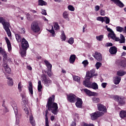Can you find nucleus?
Segmentation results:
<instances>
[{"mask_svg": "<svg viewBox=\"0 0 126 126\" xmlns=\"http://www.w3.org/2000/svg\"><path fill=\"white\" fill-rule=\"evenodd\" d=\"M55 94H53L52 96L49 97L46 104L47 109L45 111V126H50L49 125V118H48L49 111H50L54 115H58L59 106L58 103L55 102Z\"/></svg>", "mask_w": 126, "mask_h": 126, "instance_id": "obj_1", "label": "nucleus"}, {"mask_svg": "<svg viewBox=\"0 0 126 126\" xmlns=\"http://www.w3.org/2000/svg\"><path fill=\"white\" fill-rule=\"evenodd\" d=\"M0 23H1L3 26V29L6 32L8 37H11V32H10V24L8 22H6L5 19L2 17H0Z\"/></svg>", "mask_w": 126, "mask_h": 126, "instance_id": "obj_2", "label": "nucleus"}, {"mask_svg": "<svg viewBox=\"0 0 126 126\" xmlns=\"http://www.w3.org/2000/svg\"><path fill=\"white\" fill-rule=\"evenodd\" d=\"M41 78L42 82L44 86H46V87H49L50 85H52L53 82L52 81V80L47 76V75L43 74L41 76Z\"/></svg>", "mask_w": 126, "mask_h": 126, "instance_id": "obj_3", "label": "nucleus"}, {"mask_svg": "<svg viewBox=\"0 0 126 126\" xmlns=\"http://www.w3.org/2000/svg\"><path fill=\"white\" fill-rule=\"evenodd\" d=\"M83 85L85 86V87H87L88 88H92L94 90L96 89H98V85L96 83H93L91 84V82H90V80H85L83 81Z\"/></svg>", "mask_w": 126, "mask_h": 126, "instance_id": "obj_4", "label": "nucleus"}, {"mask_svg": "<svg viewBox=\"0 0 126 126\" xmlns=\"http://www.w3.org/2000/svg\"><path fill=\"white\" fill-rule=\"evenodd\" d=\"M31 29L32 32L34 33H38L40 31V27L39 23L36 21H33L31 24Z\"/></svg>", "mask_w": 126, "mask_h": 126, "instance_id": "obj_5", "label": "nucleus"}, {"mask_svg": "<svg viewBox=\"0 0 126 126\" xmlns=\"http://www.w3.org/2000/svg\"><path fill=\"white\" fill-rule=\"evenodd\" d=\"M104 114L103 112L100 111H95L94 113L91 114V118L92 121H95L98 118L104 116Z\"/></svg>", "mask_w": 126, "mask_h": 126, "instance_id": "obj_6", "label": "nucleus"}, {"mask_svg": "<svg viewBox=\"0 0 126 126\" xmlns=\"http://www.w3.org/2000/svg\"><path fill=\"white\" fill-rule=\"evenodd\" d=\"M114 99L115 101L118 102V105L119 106H124L126 104V101L124 97H120L119 95H115Z\"/></svg>", "mask_w": 126, "mask_h": 126, "instance_id": "obj_7", "label": "nucleus"}, {"mask_svg": "<svg viewBox=\"0 0 126 126\" xmlns=\"http://www.w3.org/2000/svg\"><path fill=\"white\" fill-rule=\"evenodd\" d=\"M95 73V69H92L90 71V72H87L85 80H90L91 77H94V76H97L98 75L97 74H94Z\"/></svg>", "mask_w": 126, "mask_h": 126, "instance_id": "obj_8", "label": "nucleus"}, {"mask_svg": "<svg viewBox=\"0 0 126 126\" xmlns=\"http://www.w3.org/2000/svg\"><path fill=\"white\" fill-rule=\"evenodd\" d=\"M21 47L22 50H28V48H29V43L24 37H23L22 39Z\"/></svg>", "mask_w": 126, "mask_h": 126, "instance_id": "obj_9", "label": "nucleus"}, {"mask_svg": "<svg viewBox=\"0 0 126 126\" xmlns=\"http://www.w3.org/2000/svg\"><path fill=\"white\" fill-rule=\"evenodd\" d=\"M67 100L70 103H75L76 102V95L72 94H67Z\"/></svg>", "mask_w": 126, "mask_h": 126, "instance_id": "obj_10", "label": "nucleus"}, {"mask_svg": "<svg viewBox=\"0 0 126 126\" xmlns=\"http://www.w3.org/2000/svg\"><path fill=\"white\" fill-rule=\"evenodd\" d=\"M44 63L48 68V71L47 72V74L48 76L51 77L52 76V64L49 63V61L47 60H45Z\"/></svg>", "mask_w": 126, "mask_h": 126, "instance_id": "obj_11", "label": "nucleus"}, {"mask_svg": "<svg viewBox=\"0 0 126 126\" xmlns=\"http://www.w3.org/2000/svg\"><path fill=\"white\" fill-rule=\"evenodd\" d=\"M120 38L121 39H120L119 37H117V36L115 35V37L112 40H114L115 41V42H119L120 44L126 43V39L125 38L124 35L121 34Z\"/></svg>", "mask_w": 126, "mask_h": 126, "instance_id": "obj_12", "label": "nucleus"}, {"mask_svg": "<svg viewBox=\"0 0 126 126\" xmlns=\"http://www.w3.org/2000/svg\"><path fill=\"white\" fill-rule=\"evenodd\" d=\"M97 110L98 112H101L105 114V113H107V108L103 104L98 103L97 105Z\"/></svg>", "mask_w": 126, "mask_h": 126, "instance_id": "obj_13", "label": "nucleus"}, {"mask_svg": "<svg viewBox=\"0 0 126 126\" xmlns=\"http://www.w3.org/2000/svg\"><path fill=\"white\" fill-rule=\"evenodd\" d=\"M110 0L113 2H114V3H115V4L117 5V6H119L120 8H123L125 7V4H124V3H123V2H122L120 0Z\"/></svg>", "mask_w": 126, "mask_h": 126, "instance_id": "obj_14", "label": "nucleus"}, {"mask_svg": "<svg viewBox=\"0 0 126 126\" xmlns=\"http://www.w3.org/2000/svg\"><path fill=\"white\" fill-rule=\"evenodd\" d=\"M27 103V101L25 99L23 100L22 102V104H22L23 109H24L26 114H27V115H28V116L29 115V110L28 109V108L26 107Z\"/></svg>", "mask_w": 126, "mask_h": 126, "instance_id": "obj_15", "label": "nucleus"}, {"mask_svg": "<svg viewBox=\"0 0 126 126\" xmlns=\"http://www.w3.org/2000/svg\"><path fill=\"white\" fill-rule=\"evenodd\" d=\"M76 102L75 103V105L77 108H82V104H83V101H82V99L78 97L76 99Z\"/></svg>", "mask_w": 126, "mask_h": 126, "instance_id": "obj_16", "label": "nucleus"}, {"mask_svg": "<svg viewBox=\"0 0 126 126\" xmlns=\"http://www.w3.org/2000/svg\"><path fill=\"white\" fill-rule=\"evenodd\" d=\"M93 57L95 59V60H97L98 62H102V54L100 53H98V52H95L94 55H93Z\"/></svg>", "mask_w": 126, "mask_h": 126, "instance_id": "obj_17", "label": "nucleus"}, {"mask_svg": "<svg viewBox=\"0 0 126 126\" xmlns=\"http://www.w3.org/2000/svg\"><path fill=\"white\" fill-rule=\"evenodd\" d=\"M3 67L4 68L6 73H7L8 74H10V72H11V69L8 66V65H7L5 61L3 62Z\"/></svg>", "mask_w": 126, "mask_h": 126, "instance_id": "obj_18", "label": "nucleus"}, {"mask_svg": "<svg viewBox=\"0 0 126 126\" xmlns=\"http://www.w3.org/2000/svg\"><path fill=\"white\" fill-rule=\"evenodd\" d=\"M118 52V48L116 46H112L109 49V53L111 55H116Z\"/></svg>", "mask_w": 126, "mask_h": 126, "instance_id": "obj_19", "label": "nucleus"}, {"mask_svg": "<svg viewBox=\"0 0 126 126\" xmlns=\"http://www.w3.org/2000/svg\"><path fill=\"white\" fill-rule=\"evenodd\" d=\"M84 92L88 95V96H95L96 93L92 92L91 91L87 89H83Z\"/></svg>", "mask_w": 126, "mask_h": 126, "instance_id": "obj_20", "label": "nucleus"}, {"mask_svg": "<svg viewBox=\"0 0 126 126\" xmlns=\"http://www.w3.org/2000/svg\"><path fill=\"white\" fill-rule=\"evenodd\" d=\"M122 80V78L119 76H116L114 77V83L115 85H118L121 82V80Z\"/></svg>", "mask_w": 126, "mask_h": 126, "instance_id": "obj_21", "label": "nucleus"}, {"mask_svg": "<svg viewBox=\"0 0 126 126\" xmlns=\"http://www.w3.org/2000/svg\"><path fill=\"white\" fill-rule=\"evenodd\" d=\"M5 40L6 41V43L7 45L8 50L9 52H10V51H11V49H12L11 43H10L9 39H8V38L5 37Z\"/></svg>", "mask_w": 126, "mask_h": 126, "instance_id": "obj_22", "label": "nucleus"}, {"mask_svg": "<svg viewBox=\"0 0 126 126\" xmlns=\"http://www.w3.org/2000/svg\"><path fill=\"white\" fill-rule=\"evenodd\" d=\"M75 60H76V56L73 54L70 56L69 62L70 63H74Z\"/></svg>", "mask_w": 126, "mask_h": 126, "instance_id": "obj_23", "label": "nucleus"}, {"mask_svg": "<svg viewBox=\"0 0 126 126\" xmlns=\"http://www.w3.org/2000/svg\"><path fill=\"white\" fill-rule=\"evenodd\" d=\"M30 124L32 125V126H36V123L35 122V120L34 119V117H33V115H31L30 117Z\"/></svg>", "mask_w": 126, "mask_h": 126, "instance_id": "obj_24", "label": "nucleus"}, {"mask_svg": "<svg viewBox=\"0 0 126 126\" xmlns=\"http://www.w3.org/2000/svg\"><path fill=\"white\" fill-rule=\"evenodd\" d=\"M29 91L31 95H33V85L32 84V82H29Z\"/></svg>", "mask_w": 126, "mask_h": 126, "instance_id": "obj_25", "label": "nucleus"}, {"mask_svg": "<svg viewBox=\"0 0 126 126\" xmlns=\"http://www.w3.org/2000/svg\"><path fill=\"white\" fill-rule=\"evenodd\" d=\"M69 15V13H68V12L66 11H65L63 12V16L65 19H66L67 20H69V18H68Z\"/></svg>", "mask_w": 126, "mask_h": 126, "instance_id": "obj_26", "label": "nucleus"}, {"mask_svg": "<svg viewBox=\"0 0 126 126\" xmlns=\"http://www.w3.org/2000/svg\"><path fill=\"white\" fill-rule=\"evenodd\" d=\"M43 88V86H42V82L41 81H39L38 82L37 89L38 92H42V89Z\"/></svg>", "mask_w": 126, "mask_h": 126, "instance_id": "obj_27", "label": "nucleus"}, {"mask_svg": "<svg viewBox=\"0 0 126 126\" xmlns=\"http://www.w3.org/2000/svg\"><path fill=\"white\" fill-rule=\"evenodd\" d=\"M119 65L121 66L123 68H125L126 67V60H122L119 63Z\"/></svg>", "mask_w": 126, "mask_h": 126, "instance_id": "obj_28", "label": "nucleus"}, {"mask_svg": "<svg viewBox=\"0 0 126 126\" xmlns=\"http://www.w3.org/2000/svg\"><path fill=\"white\" fill-rule=\"evenodd\" d=\"M48 3L47 2L44 1L43 0H38V5L43 6V5H47Z\"/></svg>", "mask_w": 126, "mask_h": 126, "instance_id": "obj_29", "label": "nucleus"}, {"mask_svg": "<svg viewBox=\"0 0 126 126\" xmlns=\"http://www.w3.org/2000/svg\"><path fill=\"white\" fill-rule=\"evenodd\" d=\"M15 37L18 43H20V42H22V38L21 37V36L20 34H15Z\"/></svg>", "mask_w": 126, "mask_h": 126, "instance_id": "obj_30", "label": "nucleus"}, {"mask_svg": "<svg viewBox=\"0 0 126 126\" xmlns=\"http://www.w3.org/2000/svg\"><path fill=\"white\" fill-rule=\"evenodd\" d=\"M125 74H126V72L124 71H118L117 72L118 76H124Z\"/></svg>", "mask_w": 126, "mask_h": 126, "instance_id": "obj_31", "label": "nucleus"}, {"mask_svg": "<svg viewBox=\"0 0 126 126\" xmlns=\"http://www.w3.org/2000/svg\"><path fill=\"white\" fill-rule=\"evenodd\" d=\"M0 54L3 55V61H6L7 60V54H6V52H5V51H4L3 49H2V52H0Z\"/></svg>", "mask_w": 126, "mask_h": 126, "instance_id": "obj_32", "label": "nucleus"}, {"mask_svg": "<svg viewBox=\"0 0 126 126\" xmlns=\"http://www.w3.org/2000/svg\"><path fill=\"white\" fill-rule=\"evenodd\" d=\"M126 111L122 110L120 112V116L121 119H124V118H126Z\"/></svg>", "mask_w": 126, "mask_h": 126, "instance_id": "obj_33", "label": "nucleus"}, {"mask_svg": "<svg viewBox=\"0 0 126 126\" xmlns=\"http://www.w3.org/2000/svg\"><path fill=\"white\" fill-rule=\"evenodd\" d=\"M26 51H27V49H23L21 51L20 55L23 58L24 57H26Z\"/></svg>", "mask_w": 126, "mask_h": 126, "instance_id": "obj_34", "label": "nucleus"}, {"mask_svg": "<svg viewBox=\"0 0 126 126\" xmlns=\"http://www.w3.org/2000/svg\"><path fill=\"white\" fill-rule=\"evenodd\" d=\"M12 106L14 109L15 115H17V113H18L17 105H16V104L14 103V104H12Z\"/></svg>", "mask_w": 126, "mask_h": 126, "instance_id": "obj_35", "label": "nucleus"}, {"mask_svg": "<svg viewBox=\"0 0 126 126\" xmlns=\"http://www.w3.org/2000/svg\"><path fill=\"white\" fill-rule=\"evenodd\" d=\"M73 79L74 81H76L77 82L80 83V77H78V76H73Z\"/></svg>", "mask_w": 126, "mask_h": 126, "instance_id": "obj_36", "label": "nucleus"}, {"mask_svg": "<svg viewBox=\"0 0 126 126\" xmlns=\"http://www.w3.org/2000/svg\"><path fill=\"white\" fill-rule=\"evenodd\" d=\"M116 31H117V32H120V33H122V32H124V28L120 26H117L116 27Z\"/></svg>", "mask_w": 126, "mask_h": 126, "instance_id": "obj_37", "label": "nucleus"}, {"mask_svg": "<svg viewBox=\"0 0 126 126\" xmlns=\"http://www.w3.org/2000/svg\"><path fill=\"white\" fill-rule=\"evenodd\" d=\"M22 88H23V86L21 84V82H20L18 85V89L19 90V92H21L22 91Z\"/></svg>", "mask_w": 126, "mask_h": 126, "instance_id": "obj_38", "label": "nucleus"}, {"mask_svg": "<svg viewBox=\"0 0 126 126\" xmlns=\"http://www.w3.org/2000/svg\"><path fill=\"white\" fill-rule=\"evenodd\" d=\"M7 78L9 80L8 82V85H9V86H12V85H13V81H12V78L10 77Z\"/></svg>", "mask_w": 126, "mask_h": 126, "instance_id": "obj_39", "label": "nucleus"}, {"mask_svg": "<svg viewBox=\"0 0 126 126\" xmlns=\"http://www.w3.org/2000/svg\"><path fill=\"white\" fill-rule=\"evenodd\" d=\"M93 103H99L100 102V98L97 97H93L92 98Z\"/></svg>", "mask_w": 126, "mask_h": 126, "instance_id": "obj_40", "label": "nucleus"}, {"mask_svg": "<svg viewBox=\"0 0 126 126\" xmlns=\"http://www.w3.org/2000/svg\"><path fill=\"white\" fill-rule=\"evenodd\" d=\"M96 39L97 41H103V39H104V35H100L99 36H96Z\"/></svg>", "mask_w": 126, "mask_h": 126, "instance_id": "obj_41", "label": "nucleus"}, {"mask_svg": "<svg viewBox=\"0 0 126 126\" xmlns=\"http://www.w3.org/2000/svg\"><path fill=\"white\" fill-rule=\"evenodd\" d=\"M61 39L62 40V41H65V39H66V36H65V34H64V32H63L62 33Z\"/></svg>", "mask_w": 126, "mask_h": 126, "instance_id": "obj_42", "label": "nucleus"}, {"mask_svg": "<svg viewBox=\"0 0 126 126\" xmlns=\"http://www.w3.org/2000/svg\"><path fill=\"white\" fill-rule=\"evenodd\" d=\"M116 36V34L115 32H113L111 34H110V33H108V38H111V39H114Z\"/></svg>", "mask_w": 126, "mask_h": 126, "instance_id": "obj_43", "label": "nucleus"}, {"mask_svg": "<svg viewBox=\"0 0 126 126\" xmlns=\"http://www.w3.org/2000/svg\"><path fill=\"white\" fill-rule=\"evenodd\" d=\"M102 66V63L100 62H97L95 64V67H96V69H99L100 67Z\"/></svg>", "mask_w": 126, "mask_h": 126, "instance_id": "obj_44", "label": "nucleus"}, {"mask_svg": "<svg viewBox=\"0 0 126 126\" xmlns=\"http://www.w3.org/2000/svg\"><path fill=\"white\" fill-rule=\"evenodd\" d=\"M96 20L98 21H101V22H105V19L103 17H98L96 18Z\"/></svg>", "mask_w": 126, "mask_h": 126, "instance_id": "obj_45", "label": "nucleus"}, {"mask_svg": "<svg viewBox=\"0 0 126 126\" xmlns=\"http://www.w3.org/2000/svg\"><path fill=\"white\" fill-rule=\"evenodd\" d=\"M68 43L70 44V45H72V44L74 43V40L73 39V37H70L68 40Z\"/></svg>", "mask_w": 126, "mask_h": 126, "instance_id": "obj_46", "label": "nucleus"}, {"mask_svg": "<svg viewBox=\"0 0 126 126\" xmlns=\"http://www.w3.org/2000/svg\"><path fill=\"white\" fill-rule=\"evenodd\" d=\"M54 28L55 30H58V29H60V26H59V23H58V22L55 23Z\"/></svg>", "mask_w": 126, "mask_h": 126, "instance_id": "obj_47", "label": "nucleus"}, {"mask_svg": "<svg viewBox=\"0 0 126 126\" xmlns=\"http://www.w3.org/2000/svg\"><path fill=\"white\" fill-rule=\"evenodd\" d=\"M67 8L70 11H74V7H73V6L69 5L68 6Z\"/></svg>", "mask_w": 126, "mask_h": 126, "instance_id": "obj_48", "label": "nucleus"}, {"mask_svg": "<svg viewBox=\"0 0 126 126\" xmlns=\"http://www.w3.org/2000/svg\"><path fill=\"white\" fill-rule=\"evenodd\" d=\"M21 96L22 97L23 100L24 99H26V93H25V92H23V93L21 94Z\"/></svg>", "mask_w": 126, "mask_h": 126, "instance_id": "obj_49", "label": "nucleus"}, {"mask_svg": "<svg viewBox=\"0 0 126 126\" xmlns=\"http://www.w3.org/2000/svg\"><path fill=\"white\" fill-rule=\"evenodd\" d=\"M104 19H105V23L106 24H109L110 23V18L108 17H104Z\"/></svg>", "mask_w": 126, "mask_h": 126, "instance_id": "obj_50", "label": "nucleus"}, {"mask_svg": "<svg viewBox=\"0 0 126 126\" xmlns=\"http://www.w3.org/2000/svg\"><path fill=\"white\" fill-rule=\"evenodd\" d=\"M50 33H51V34H52L53 36L54 37H55V31H54V28L52 27V29L49 30H47Z\"/></svg>", "mask_w": 126, "mask_h": 126, "instance_id": "obj_51", "label": "nucleus"}, {"mask_svg": "<svg viewBox=\"0 0 126 126\" xmlns=\"http://www.w3.org/2000/svg\"><path fill=\"white\" fill-rule=\"evenodd\" d=\"M89 63L87 60H85L82 62V64H84V66L88 65Z\"/></svg>", "mask_w": 126, "mask_h": 126, "instance_id": "obj_52", "label": "nucleus"}, {"mask_svg": "<svg viewBox=\"0 0 126 126\" xmlns=\"http://www.w3.org/2000/svg\"><path fill=\"white\" fill-rule=\"evenodd\" d=\"M107 31L108 32H109V33H108V34H109V35L111 34H112V33H113V32H114V31H113V30H112V29H111V28H107Z\"/></svg>", "mask_w": 126, "mask_h": 126, "instance_id": "obj_53", "label": "nucleus"}, {"mask_svg": "<svg viewBox=\"0 0 126 126\" xmlns=\"http://www.w3.org/2000/svg\"><path fill=\"white\" fill-rule=\"evenodd\" d=\"M41 13L43 15H47V11H46V10H45L44 9H42L41 10Z\"/></svg>", "mask_w": 126, "mask_h": 126, "instance_id": "obj_54", "label": "nucleus"}, {"mask_svg": "<svg viewBox=\"0 0 126 126\" xmlns=\"http://www.w3.org/2000/svg\"><path fill=\"white\" fill-rule=\"evenodd\" d=\"M26 17L28 20H31V15H30V14L29 13L27 14Z\"/></svg>", "mask_w": 126, "mask_h": 126, "instance_id": "obj_55", "label": "nucleus"}, {"mask_svg": "<svg viewBox=\"0 0 126 126\" xmlns=\"http://www.w3.org/2000/svg\"><path fill=\"white\" fill-rule=\"evenodd\" d=\"M100 15L102 16H105V10H100Z\"/></svg>", "mask_w": 126, "mask_h": 126, "instance_id": "obj_56", "label": "nucleus"}, {"mask_svg": "<svg viewBox=\"0 0 126 126\" xmlns=\"http://www.w3.org/2000/svg\"><path fill=\"white\" fill-rule=\"evenodd\" d=\"M107 83H102L101 84V86L103 88H106V87L107 86Z\"/></svg>", "mask_w": 126, "mask_h": 126, "instance_id": "obj_57", "label": "nucleus"}, {"mask_svg": "<svg viewBox=\"0 0 126 126\" xmlns=\"http://www.w3.org/2000/svg\"><path fill=\"white\" fill-rule=\"evenodd\" d=\"M107 47H113V43L110 42H108L106 43Z\"/></svg>", "mask_w": 126, "mask_h": 126, "instance_id": "obj_58", "label": "nucleus"}, {"mask_svg": "<svg viewBox=\"0 0 126 126\" xmlns=\"http://www.w3.org/2000/svg\"><path fill=\"white\" fill-rule=\"evenodd\" d=\"M94 8L95 11H98L100 9V6L99 5H96Z\"/></svg>", "mask_w": 126, "mask_h": 126, "instance_id": "obj_59", "label": "nucleus"}, {"mask_svg": "<svg viewBox=\"0 0 126 126\" xmlns=\"http://www.w3.org/2000/svg\"><path fill=\"white\" fill-rule=\"evenodd\" d=\"M83 126H94V125H93L92 124H88L85 123L84 124V125Z\"/></svg>", "mask_w": 126, "mask_h": 126, "instance_id": "obj_60", "label": "nucleus"}, {"mask_svg": "<svg viewBox=\"0 0 126 126\" xmlns=\"http://www.w3.org/2000/svg\"><path fill=\"white\" fill-rule=\"evenodd\" d=\"M25 32H26V31H25V28L21 29V32L22 34H25Z\"/></svg>", "mask_w": 126, "mask_h": 126, "instance_id": "obj_61", "label": "nucleus"}, {"mask_svg": "<svg viewBox=\"0 0 126 126\" xmlns=\"http://www.w3.org/2000/svg\"><path fill=\"white\" fill-rule=\"evenodd\" d=\"M50 120L52 122H53V121L55 120V116H51L50 117Z\"/></svg>", "mask_w": 126, "mask_h": 126, "instance_id": "obj_62", "label": "nucleus"}, {"mask_svg": "<svg viewBox=\"0 0 126 126\" xmlns=\"http://www.w3.org/2000/svg\"><path fill=\"white\" fill-rule=\"evenodd\" d=\"M126 56V53L125 52H123L121 54V57H125Z\"/></svg>", "mask_w": 126, "mask_h": 126, "instance_id": "obj_63", "label": "nucleus"}, {"mask_svg": "<svg viewBox=\"0 0 126 126\" xmlns=\"http://www.w3.org/2000/svg\"><path fill=\"white\" fill-rule=\"evenodd\" d=\"M76 126V123L75 122H72L71 126Z\"/></svg>", "mask_w": 126, "mask_h": 126, "instance_id": "obj_64", "label": "nucleus"}]
</instances>
